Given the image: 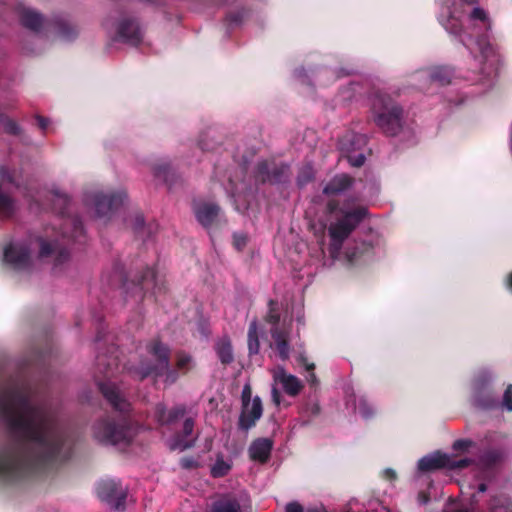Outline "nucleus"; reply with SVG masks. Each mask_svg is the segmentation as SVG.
Listing matches in <instances>:
<instances>
[{"instance_id":"obj_1","label":"nucleus","mask_w":512,"mask_h":512,"mask_svg":"<svg viewBox=\"0 0 512 512\" xmlns=\"http://www.w3.org/2000/svg\"><path fill=\"white\" fill-rule=\"evenodd\" d=\"M0 419L18 440L0 451V481L14 482L70 458L67 432L53 412L32 403L24 381L12 378L0 387Z\"/></svg>"},{"instance_id":"obj_2","label":"nucleus","mask_w":512,"mask_h":512,"mask_svg":"<svg viewBox=\"0 0 512 512\" xmlns=\"http://www.w3.org/2000/svg\"><path fill=\"white\" fill-rule=\"evenodd\" d=\"M99 351L96 356V381L97 386L114 411L121 414L118 420L109 416L103 417L93 425L95 439L103 444L128 445L134 437V429L128 415L131 410L130 402L125 398L118 386L109 379L119 370V358L115 345L107 348L106 352Z\"/></svg>"},{"instance_id":"obj_3","label":"nucleus","mask_w":512,"mask_h":512,"mask_svg":"<svg viewBox=\"0 0 512 512\" xmlns=\"http://www.w3.org/2000/svg\"><path fill=\"white\" fill-rule=\"evenodd\" d=\"M149 360H141L135 370V375L139 381L148 377L154 380L164 377V383L174 384L179 379V373L170 367L171 349L160 338L156 337L149 340L145 346Z\"/></svg>"},{"instance_id":"obj_4","label":"nucleus","mask_w":512,"mask_h":512,"mask_svg":"<svg viewBox=\"0 0 512 512\" xmlns=\"http://www.w3.org/2000/svg\"><path fill=\"white\" fill-rule=\"evenodd\" d=\"M337 203L330 201L328 203L329 212H337V218L329 225L328 233L331 239V247L338 251L341 249L344 241L351 235L357 226L367 216V209L362 206L351 209L337 208Z\"/></svg>"},{"instance_id":"obj_5","label":"nucleus","mask_w":512,"mask_h":512,"mask_svg":"<svg viewBox=\"0 0 512 512\" xmlns=\"http://www.w3.org/2000/svg\"><path fill=\"white\" fill-rule=\"evenodd\" d=\"M120 278L126 298H131L136 302L142 301L148 292L156 295L166 290L164 282H158L154 269L150 267H145L139 275H135L132 279L123 277L121 273Z\"/></svg>"},{"instance_id":"obj_6","label":"nucleus","mask_w":512,"mask_h":512,"mask_svg":"<svg viewBox=\"0 0 512 512\" xmlns=\"http://www.w3.org/2000/svg\"><path fill=\"white\" fill-rule=\"evenodd\" d=\"M52 195L53 209L63 217V223L61 224L62 236L76 242H81L82 238H84V227L81 219L78 216L65 217L68 213L70 198L58 190L53 191Z\"/></svg>"},{"instance_id":"obj_7","label":"nucleus","mask_w":512,"mask_h":512,"mask_svg":"<svg viewBox=\"0 0 512 512\" xmlns=\"http://www.w3.org/2000/svg\"><path fill=\"white\" fill-rule=\"evenodd\" d=\"M291 176L290 166L285 163L260 161L255 167L254 177L261 184H284Z\"/></svg>"},{"instance_id":"obj_8","label":"nucleus","mask_w":512,"mask_h":512,"mask_svg":"<svg viewBox=\"0 0 512 512\" xmlns=\"http://www.w3.org/2000/svg\"><path fill=\"white\" fill-rule=\"evenodd\" d=\"M113 40L131 46H138L143 40V32L139 21L135 17L120 13V17L115 23Z\"/></svg>"},{"instance_id":"obj_9","label":"nucleus","mask_w":512,"mask_h":512,"mask_svg":"<svg viewBox=\"0 0 512 512\" xmlns=\"http://www.w3.org/2000/svg\"><path fill=\"white\" fill-rule=\"evenodd\" d=\"M97 495L111 508L124 510L127 493L120 482L113 479L100 481L97 485Z\"/></svg>"},{"instance_id":"obj_10","label":"nucleus","mask_w":512,"mask_h":512,"mask_svg":"<svg viewBox=\"0 0 512 512\" xmlns=\"http://www.w3.org/2000/svg\"><path fill=\"white\" fill-rule=\"evenodd\" d=\"M386 137H398L400 142H407L413 138V131L403 122V109L400 106L386 107Z\"/></svg>"},{"instance_id":"obj_11","label":"nucleus","mask_w":512,"mask_h":512,"mask_svg":"<svg viewBox=\"0 0 512 512\" xmlns=\"http://www.w3.org/2000/svg\"><path fill=\"white\" fill-rule=\"evenodd\" d=\"M125 198L126 193L124 191L111 194L97 192L91 196V202L94 206L97 217L109 218L116 210L122 206Z\"/></svg>"},{"instance_id":"obj_12","label":"nucleus","mask_w":512,"mask_h":512,"mask_svg":"<svg viewBox=\"0 0 512 512\" xmlns=\"http://www.w3.org/2000/svg\"><path fill=\"white\" fill-rule=\"evenodd\" d=\"M366 143L365 136L353 132L346 133L339 141V149L345 155L348 162L353 167H361L365 163V154L363 152L355 153Z\"/></svg>"},{"instance_id":"obj_13","label":"nucleus","mask_w":512,"mask_h":512,"mask_svg":"<svg viewBox=\"0 0 512 512\" xmlns=\"http://www.w3.org/2000/svg\"><path fill=\"white\" fill-rule=\"evenodd\" d=\"M4 261L15 270H24L31 263V248L27 242L10 243L4 248Z\"/></svg>"},{"instance_id":"obj_14","label":"nucleus","mask_w":512,"mask_h":512,"mask_svg":"<svg viewBox=\"0 0 512 512\" xmlns=\"http://www.w3.org/2000/svg\"><path fill=\"white\" fill-rule=\"evenodd\" d=\"M195 417L186 416L183 421L181 430L173 436L171 449H179L181 451L190 449L195 446L198 439V433H195Z\"/></svg>"},{"instance_id":"obj_15","label":"nucleus","mask_w":512,"mask_h":512,"mask_svg":"<svg viewBox=\"0 0 512 512\" xmlns=\"http://www.w3.org/2000/svg\"><path fill=\"white\" fill-rule=\"evenodd\" d=\"M187 416V407L185 404H178L167 409L163 403L155 406L154 417L161 426H171L182 418Z\"/></svg>"},{"instance_id":"obj_16","label":"nucleus","mask_w":512,"mask_h":512,"mask_svg":"<svg viewBox=\"0 0 512 512\" xmlns=\"http://www.w3.org/2000/svg\"><path fill=\"white\" fill-rule=\"evenodd\" d=\"M262 414V400L259 396H255L250 406L242 407L238 420V428L242 431H248L256 425L257 421L262 417Z\"/></svg>"},{"instance_id":"obj_17","label":"nucleus","mask_w":512,"mask_h":512,"mask_svg":"<svg viewBox=\"0 0 512 512\" xmlns=\"http://www.w3.org/2000/svg\"><path fill=\"white\" fill-rule=\"evenodd\" d=\"M270 333L279 358L283 361L288 360L290 356V328L283 323L282 327H271Z\"/></svg>"},{"instance_id":"obj_18","label":"nucleus","mask_w":512,"mask_h":512,"mask_svg":"<svg viewBox=\"0 0 512 512\" xmlns=\"http://www.w3.org/2000/svg\"><path fill=\"white\" fill-rule=\"evenodd\" d=\"M39 242V256L41 258L55 256V265H61L69 259V250L60 246L58 241H47L42 237L38 238Z\"/></svg>"},{"instance_id":"obj_19","label":"nucleus","mask_w":512,"mask_h":512,"mask_svg":"<svg viewBox=\"0 0 512 512\" xmlns=\"http://www.w3.org/2000/svg\"><path fill=\"white\" fill-rule=\"evenodd\" d=\"M220 212V207L215 203L203 202L194 206L197 221L205 228L212 226Z\"/></svg>"},{"instance_id":"obj_20","label":"nucleus","mask_w":512,"mask_h":512,"mask_svg":"<svg viewBox=\"0 0 512 512\" xmlns=\"http://www.w3.org/2000/svg\"><path fill=\"white\" fill-rule=\"evenodd\" d=\"M273 449V441L269 438H257L249 446V457L253 461L266 463Z\"/></svg>"},{"instance_id":"obj_21","label":"nucleus","mask_w":512,"mask_h":512,"mask_svg":"<svg viewBox=\"0 0 512 512\" xmlns=\"http://www.w3.org/2000/svg\"><path fill=\"white\" fill-rule=\"evenodd\" d=\"M274 379L282 385L283 390L289 396L298 395L303 388L301 381L296 376L288 374L284 368H280L275 373Z\"/></svg>"},{"instance_id":"obj_22","label":"nucleus","mask_w":512,"mask_h":512,"mask_svg":"<svg viewBox=\"0 0 512 512\" xmlns=\"http://www.w3.org/2000/svg\"><path fill=\"white\" fill-rule=\"evenodd\" d=\"M19 21L23 27L31 30L34 33H39L44 24L42 15L37 11L29 8L20 9Z\"/></svg>"},{"instance_id":"obj_23","label":"nucleus","mask_w":512,"mask_h":512,"mask_svg":"<svg viewBox=\"0 0 512 512\" xmlns=\"http://www.w3.org/2000/svg\"><path fill=\"white\" fill-rule=\"evenodd\" d=\"M448 455L436 452L434 454L424 456L418 461V469L421 472H430L442 468H447Z\"/></svg>"},{"instance_id":"obj_24","label":"nucleus","mask_w":512,"mask_h":512,"mask_svg":"<svg viewBox=\"0 0 512 512\" xmlns=\"http://www.w3.org/2000/svg\"><path fill=\"white\" fill-rule=\"evenodd\" d=\"M353 183V178L347 174L333 177L323 188L325 195H337L348 189Z\"/></svg>"},{"instance_id":"obj_25","label":"nucleus","mask_w":512,"mask_h":512,"mask_svg":"<svg viewBox=\"0 0 512 512\" xmlns=\"http://www.w3.org/2000/svg\"><path fill=\"white\" fill-rule=\"evenodd\" d=\"M210 512H243L240 502L235 497L225 495L211 505Z\"/></svg>"},{"instance_id":"obj_26","label":"nucleus","mask_w":512,"mask_h":512,"mask_svg":"<svg viewBox=\"0 0 512 512\" xmlns=\"http://www.w3.org/2000/svg\"><path fill=\"white\" fill-rule=\"evenodd\" d=\"M369 101L374 121L379 127L384 126V97L380 90L370 94Z\"/></svg>"},{"instance_id":"obj_27","label":"nucleus","mask_w":512,"mask_h":512,"mask_svg":"<svg viewBox=\"0 0 512 512\" xmlns=\"http://www.w3.org/2000/svg\"><path fill=\"white\" fill-rule=\"evenodd\" d=\"M216 354L223 365H229L234 361L233 347L228 337H223L215 344Z\"/></svg>"},{"instance_id":"obj_28","label":"nucleus","mask_w":512,"mask_h":512,"mask_svg":"<svg viewBox=\"0 0 512 512\" xmlns=\"http://www.w3.org/2000/svg\"><path fill=\"white\" fill-rule=\"evenodd\" d=\"M53 28L55 33L66 41L74 40L78 35L76 27L64 19L54 20Z\"/></svg>"},{"instance_id":"obj_29","label":"nucleus","mask_w":512,"mask_h":512,"mask_svg":"<svg viewBox=\"0 0 512 512\" xmlns=\"http://www.w3.org/2000/svg\"><path fill=\"white\" fill-rule=\"evenodd\" d=\"M154 176L158 179H162L170 187L174 183L175 173L167 162L157 163L153 166Z\"/></svg>"},{"instance_id":"obj_30","label":"nucleus","mask_w":512,"mask_h":512,"mask_svg":"<svg viewBox=\"0 0 512 512\" xmlns=\"http://www.w3.org/2000/svg\"><path fill=\"white\" fill-rule=\"evenodd\" d=\"M280 308L277 300L270 299L268 301V311L264 317L266 323L270 324L272 327H282L280 325Z\"/></svg>"},{"instance_id":"obj_31","label":"nucleus","mask_w":512,"mask_h":512,"mask_svg":"<svg viewBox=\"0 0 512 512\" xmlns=\"http://www.w3.org/2000/svg\"><path fill=\"white\" fill-rule=\"evenodd\" d=\"M247 337L249 354H258L260 349V342L258 337V323L256 320H253L249 324Z\"/></svg>"},{"instance_id":"obj_32","label":"nucleus","mask_w":512,"mask_h":512,"mask_svg":"<svg viewBox=\"0 0 512 512\" xmlns=\"http://www.w3.org/2000/svg\"><path fill=\"white\" fill-rule=\"evenodd\" d=\"M355 410L361 415V417L365 420L372 418L375 414V410L369 400L364 397H356L354 400Z\"/></svg>"},{"instance_id":"obj_33","label":"nucleus","mask_w":512,"mask_h":512,"mask_svg":"<svg viewBox=\"0 0 512 512\" xmlns=\"http://www.w3.org/2000/svg\"><path fill=\"white\" fill-rule=\"evenodd\" d=\"M314 178H315V172H314L312 165L306 164V165L302 166L298 171V175H297V179H296L297 186L299 188H303L304 186H306L307 184L312 182L314 180Z\"/></svg>"},{"instance_id":"obj_34","label":"nucleus","mask_w":512,"mask_h":512,"mask_svg":"<svg viewBox=\"0 0 512 512\" xmlns=\"http://www.w3.org/2000/svg\"><path fill=\"white\" fill-rule=\"evenodd\" d=\"M193 367V358L185 352H178L176 355V369L180 374L188 373Z\"/></svg>"},{"instance_id":"obj_35","label":"nucleus","mask_w":512,"mask_h":512,"mask_svg":"<svg viewBox=\"0 0 512 512\" xmlns=\"http://www.w3.org/2000/svg\"><path fill=\"white\" fill-rule=\"evenodd\" d=\"M298 363L305 368V370L308 372L307 381L308 383L315 387L319 384V381L317 379V376L314 372L315 370V364L308 362V359L305 355L300 354L298 357Z\"/></svg>"},{"instance_id":"obj_36","label":"nucleus","mask_w":512,"mask_h":512,"mask_svg":"<svg viewBox=\"0 0 512 512\" xmlns=\"http://www.w3.org/2000/svg\"><path fill=\"white\" fill-rule=\"evenodd\" d=\"M452 71L445 67H439L431 72V79L440 85H448L451 83Z\"/></svg>"},{"instance_id":"obj_37","label":"nucleus","mask_w":512,"mask_h":512,"mask_svg":"<svg viewBox=\"0 0 512 512\" xmlns=\"http://www.w3.org/2000/svg\"><path fill=\"white\" fill-rule=\"evenodd\" d=\"M500 459L501 454L497 450L493 449L483 452L479 457L480 463L486 468L493 467L500 461Z\"/></svg>"},{"instance_id":"obj_38","label":"nucleus","mask_w":512,"mask_h":512,"mask_svg":"<svg viewBox=\"0 0 512 512\" xmlns=\"http://www.w3.org/2000/svg\"><path fill=\"white\" fill-rule=\"evenodd\" d=\"M0 181L3 183H9L15 186L16 188L20 187V182L18 181L16 176V170L10 169L4 165L0 166Z\"/></svg>"},{"instance_id":"obj_39","label":"nucleus","mask_w":512,"mask_h":512,"mask_svg":"<svg viewBox=\"0 0 512 512\" xmlns=\"http://www.w3.org/2000/svg\"><path fill=\"white\" fill-rule=\"evenodd\" d=\"M230 470L231 465L225 462L223 459L218 458L211 468V475L214 478H221L226 476Z\"/></svg>"},{"instance_id":"obj_40","label":"nucleus","mask_w":512,"mask_h":512,"mask_svg":"<svg viewBox=\"0 0 512 512\" xmlns=\"http://www.w3.org/2000/svg\"><path fill=\"white\" fill-rule=\"evenodd\" d=\"M3 126L5 133L13 136H20L22 134V128L18 125V123L9 118L4 117L3 118Z\"/></svg>"},{"instance_id":"obj_41","label":"nucleus","mask_w":512,"mask_h":512,"mask_svg":"<svg viewBox=\"0 0 512 512\" xmlns=\"http://www.w3.org/2000/svg\"><path fill=\"white\" fill-rule=\"evenodd\" d=\"M473 463V460L469 458H463V459H455L448 455V463L447 468L450 470H456V469H463L468 466H470Z\"/></svg>"},{"instance_id":"obj_42","label":"nucleus","mask_w":512,"mask_h":512,"mask_svg":"<svg viewBox=\"0 0 512 512\" xmlns=\"http://www.w3.org/2000/svg\"><path fill=\"white\" fill-rule=\"evenodd\" d=\"M246 15L247 11L245 9H241L228 13L226 16V20L228 21L229 26L239 25L240 23H242Z\"/></svg>"},{"instance_id":"obj_43","label":"nucleus","mask_w":512,"mask_h":512,"mask_svg":"<svg viewBox=\"0 0 512 512\" xmlns=\"http://www.w3.org/2000/svg\"><path fill=\"white\" fill-rule=\"evenodd\" d=\"M470 18L472 20L482 21L485 24L487 30H489L491 28V24H490V21L487 17L485 10L480 7H476L472 10V12L470 14Z\"/></svg>"},{"instance_id":"obj_44","label":"nucleus","mask_w":512,"mask_h":512,"mask_svg":"<svg viewBox=\"0 0 512 512\" xmlns=\"http://www.w3.org/2000/svg\"><path fill=\"white\" fill-rule=\"evenodd\" d=\"M445 29L453 35H459L462 31V24L459 19L455 17H450L446 24L444 25Z\"/></svg>"},{"instance_id":"obj_45","label":"nucleus","mask_w":512,"mask_h":512,"mask_svg":"<svg viewBox=\"0 0 512 512\" xmlns=\"http://www.w3.org/2000/svg\"><path fill=\"white\" fill-rule=\"evenodd\" d=\"M132 228L137 235L141 234L146 229L144 217L142 214L137 213L134 215Z\"/></svg>"},{"instance_id":"obj_46","label":"nucleus","mask_w":512,"mask_h":512,"mask_svg":"<svg viewBox=\"0 0 512 512\" xmlns=\"http://www.w3.org/2000/svg\"><path fill=\"white\" fill-rule=\"evenodd\" d=\"M247 242H248V238H247V236L245 234H243V233H234V235H233V245H234V247L238 251L243 250L246 247Z\"/></svg>"},{"instance_id":"obj_47","label":"nucleus","mask_w":512,"mask_h":512,"mask_svg":"<svg viewBox=\"0 0 512 512\" xmlns=\"http://www.w3.org/2000/svg\"><path fill=\"white\" fill-rule=\"evenodd\" d=\"M502 405L506 410L512 411V384H508L504 391Z\"/></svg>"},{"instance_id":"obj_48","label":"nucleus","mask_w":512,"mask_h":512,"mask_svg":"<svg viewBox=\"0 0 512 512\" xmlns=\"http://www.w3.org/2000/svg\"><path fill=\"white\" fill-rule=\"evenodd\" d=\"M477 403L478 405L483 408V409H492L494 407H496V401L494 398L490 397V396H487V397H484V396H481L477 399Z\"/></svg>"},{"instance_id":"obj_49","label":"nucleus","mask_w":512,"mask_h":512,"mask_svg":"<svg viewBox=\"0 0 512 512\" xmlns=\"http://www.w3.org/2000/svg\"><path fill=\"white\" fill-rule=\"evenodd\" d=\"M252 390L249 384L244 385L241 393L242 407L250 406Z\"/></svg>"},{"instance_id":"obj_50","label":"nucleus","mask_w":512,"mask_h":512,"mask_svg":"<svg viewBox=\"0 0 512 512\" xmlns=\"http://www.w3.org/2000/svg\"><path fill=\"white\" fill-rule=\"evenodd\" d=\"M305 411L309 416L316 417L320 414L321 407L318 402L311 401L306 404Z\"/></svg>"},{"instance_id":"obj_51","label":"nucleus","mask_w":512,"mask_h":512,"mask_svg":"<svg viewBox=\"0 0 512 512\" xmlns=\"http://www.w3.org/2000/svg\"><path fill=\"white\" fill-rule=\"evenodd\" d=\"M473 445V441L468 439H458L453 443V449L455 451H466Z\"/></svg>"},{"instance_id":"obj_52","label":"nucleus","mask_w":512,"mask_h":512,"mask_svg":"<svg viewBox=\"0 0 512 512\" xmlns=\"http://www.w3.org/2000/svg\"><path fill=\"white\" fill-rule=\"evenodd\" d=\"M285 512H303V507L296 501L289 502L286 504Z\"/></svg>"},{"instance_id":"obj_53","label":"nucleus","mask_w":512,"mask_h":512,"mask_svg":"<svg viewBox=\"0 0 512 512\" xmlns=\"http://www.w3.org/2000/svg\"><path fill=\"white\" fill-rule=\"evenodd\" d=\"M35 120L37 122L38 127L42 131H45L47 129V127L49 126V123H50V120L48 118L43 117L41 115H36L35 116Z\"/></svg>"},{"instance_id":"obj_54","label":"nucleus","mask_w":512,"mask_h":512,"mask_svg":"<svg viewBox=\"0 0 512 512\" xmlns=\"http://www.w3.org/2000/svg\"><path fill=\"white\" fill-rule=\"evenodd\" d=\"M198 146L203 151H211V150L215 149V145L209 144L208 142H206V140L203 138V136L199 139Z\"/></svg>"},{"instance_id":"obj_55","label":"nucleus","mask_w":512,"mask_h":512,"mask_svg":"<svg viewBox=\"0 0 512 512\" xmlns=\"http://www.w3.org/2000/svg\"><path fill=\"white\" fill-rule=\"evenodd\" d=\"M476 43L480 47L481 52L484 53L486 46H488L486 38L484 36H480L477 38Z\"/></svg>"},{"instance_id":"obj_56","label":"nucleus","mask_w":512,"mask_h":512,"mask_svg":"<svg viewBox=\"0 0 512 512\" xmlns=\"http://www.w3.org/2000/svg\"><path fill=\"white\" fill-rule=\"evenodd\" d=\"M181 466L183 468H192L195 466V461L190 458H184L181 460Z\"/></svg>"},{"instance_id":"obj_57","label":"nucleus","mask_w":512,"mask_h":512,"mask_svg":"<svg viewBox=\"0 0 512 512\" xmlns=\"http://www.w3.org/2000/svg\"><path fill=\"white\" fill-rule=\"evenodd\" d=\"M272 398L275 404H280V393L275 387L272 389Z\"/></svg>"},{"instance_id":"obj_58","label":"nucleus","mask_w":512,"mask_h":512,"mask_svg":"<svg viewBox=\"0 0 512 512\" xmlns=\"http://www.w3.org/2000/svg\"><path fill=\"white\" fill-rule=\"evenodd\" d=\"M104 335H103V328L102 327H98L97 328V334H96V337H95V342L100 345V342L102 341Z\"/></svg>"},{"instance_id":"obj_59","label":"nucleus","mask_w":512,"mask_h":512,"mask_svg":"<svg viewBox=\"0 0 512 512\" xmlns=\"http://www.w3.org/2000/svg\"><path fill=\"white\" fill-rule=\"evenodd\" d=\"M396 479V473L394 470L390 468H386V480H395Z\"/></svg>"},{"instance_id":"obj_60","label":"nucleus","mask_w":512,"mask_h":512,"mask_svg":"<svg viewBox=\"0 0 512 512\" xmlns=\"http://www.w3.org/2000/svg\"><path fill=\"white\" fill-rule=\"evenodd\" d=\"M506 286L507 288L512 291V272H510L508 275H507V278H506Z\"/></svg>"},{"instance_id":"obj_61","label":"nucleus","mask_w":512,"mask_h":512,"mask_svg":"<svg viewBox=\"0 0 512 512\" xmlns=\"http://www.w3.org/2000/svg\"><path fill=\"white\" fill-rule=\"evenodd\" d=\"M419 496L422 497L423 503H427L429 501V496L428 495H426L424 493H420Z\"/></svg>"},{"instance_id":"obj_62","label":"nucleus","mask_w":512,"mask_h":512,"mask_svg":"<svg viewBox=\"0 0 512 512\" xmlns=\"http://www.w3.org/2000/svg\"><path fill=\"white\" fill-rule=\"evenodd\" d=\"M479 491H481V492L486 491V485L485 484H480L479 485Z\"/></svg>"},{"instance_id":"obj_63","label":"nucleus","mask_w":512,"mask_h":512,"mask_svg":"<svg viewBox=\"0 0 512 512\" xmlns=\"http://www.w3.org/2000/svg\"><path fill=\"white\" fill-rule=\"evenodd\" d=\"M505 510V512H512V505L508 503L507 506L505 507Z\"/></svg>"},{"instance_id":"obj_64","label":"nucleus","mask_w":512,"mask_h":512,"mask_svg":"<svg viewBox=\"0 0 512 512\" xmlns=\"http://www.w3.org/2000/svg\"><path fill=\"white\" fill-rule=\"evenodd\" d=\"M454 512H469L467 509H458V510H455Z\"/></svg>"}]
</instances>
